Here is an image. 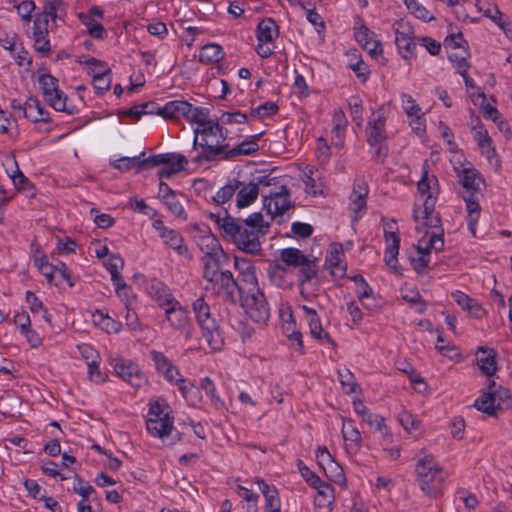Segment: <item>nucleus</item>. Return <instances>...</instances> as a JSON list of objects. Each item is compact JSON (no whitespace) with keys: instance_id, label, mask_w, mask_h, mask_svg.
Segmentation results:
<instances>
[{"instance_id":"35","label":"nucleus","mask_w":512,"mask_h":512,"mask_svg":"<svg viewBox=\"0 0 512 512\" xmlns=\"http://www.w3.org/2000/svg\"><path fill=\"white\" fill-rule=\"evenodd\" d=\"M298 270V283L301 286L302 290L305 288L306 284L311 283L313 280H317L318 277V267H317V259L308 257L303 264H301Z\"/></svg>"},{"instance_id":"61","label":"nucleus","mask_w":512,"mask_h":512,"mask_svg":"<svg viewBox=\"0 0 512 512\" xmlns=\"http://www.w3.org/2000/svg\"><path fill=\"white\" fill-rule=\"evenodd\" d=\"M163 203L166 205L168 210L177 218L186 219V215L184 212V208L179 202L176 194H170L167 196H164V199H162Z\"/></svg>"},{"instance_id":"47","label":"nucleus","mask_w":512,"mask_h":512,"mask_svg":"<svg viewBox=\"0 0 512 512\" xmlns=\"http://www.w3.org/2000/svg\"><path fill=\"white\" fill-rule=\"evenodd\" d=\"M308 258L301 250L297 248H285L280 251V259L287 265L299 267Z\"/></svg>"},{"instance_id":"36","label":"nucleus","mask_w":512,"mask_h":512,"mask_svg":"<svg viewBox=\"0 0 512 512\" xmlns=\"http://www.w3.org/2000/svg\"><path fill=\"white\" fill-rule=\"evenodd\" d=\"M344 257V252L341 244H333L331 245V249L326 255V265L331 269L332 274H336L337 271H340V276L343 277L346 273V266H341L342 259Z\"/></svg>"},{"instance_id":"64","label":"nucleus","mask_w":512,"mask_h":512,"mask_svg":"<svg viewBox=\"0 0 512 512\" xmlns=\"http://www.w3.org/2000/svg\"><path fill=\"white\" fill-rule=\"evenodd\" d=\"M297 467L301 476L311 487L315 488L317 485H320L322 481L320 477L311 471L302 460L299 459L297 461Z\"/></svg>"},{"instance_id":"26","label":"nucleus","mask_w":512,"mask_h":512,"mask_svg":"<svg viewBox=\"0 0 512 512\" xmlns=\"http://www.w3.org/2000/svg\"><path fill=\"white\" fill-rule=\"evenodd\" d=\"M151 358L155 364L156 370L161 373L169 383H173L177 376H180L178 368L173 365L163 353L151 351Z\"/></svg>"},{"instance_id":"46","label":"nucleus","mask_w":512,"mask_h":512,"mask_svg":"<svg viewBox=\"0 0 512 512\" xmlns=\"http://www.w3.org/2000/svg\"><path fill=\"white\" fill-rule=\"evenodd\" d=\"M470 57V53L466 48L457 51H449L448 59L453 63L459 74H464L468 72L470 68V63L468 58Z\"/></svg>"},{"instance_id":"49","label":"nucleus","mask_w":512,"mask_h":512,"mask_svg":"<svg viewBox=\"0 0 512 512\" xmlns=\"http://www.w3.org/2000/svg\"><path fill=\"white\" fill-rule=\"evenodd\" d=\"M240 186L241 182L237 179H233L217 191V193L212 198L213 202L217 205L228 202L233 197L235 192L240 188Z\"/></svg>"},{"instance_id":"34","label":"nucleus","mask_w":512,"mask_h":512,"mask_svg":"<svg viewBox=\"0 0 512 512\" xmlns=\"http://www.w3.org/2000/svg\"><path fill=\"white\" fill-rule=\"evenodd\" d=\"M144 156L145 152H142L139 156L119 158L113 163V167L123 172L130 171L133 168H136L138 171L150 168L149 157L142 158Z\"/></svg>"},{"instance_id":"9","label":"nucleus","mask_w":512,"mask_h":512,"mask_svg":"<svg viewBox=\"0 0 512 512\" xmlns=\"http://www.w3.org/2000/svg\"><path fill=\"white\" fill-rule=\"evenodd\" d=\"M210 242V250L201 258L203 277L207 282L215 280V277L224 271L223 266L228 261V256L218 245L217 239L211 238Z\"/></svg>"},{"instance_id":"45","label":"nucleus","mask_w":512,"mask_h":512,"mask_svg":"<svg viewBox=\"0 0 512 512\" xmlns=\"http://www.w3.org/2000/svg\"><path fill=\"white\" fill-rule=\"evenodd\" d=\"M343 438L347 443V449L358 451L361 444V433L352 425L351 421L344 422L342 427Z\"/></svg>"},{"instance_id":"32","label":"nucleus","mask_w":512,"mask_h":512,"mask_svg":"<svg viewBox=\"0 0 512 512\" xmlns=\"http://www.w3.org/2000/svg\"><path fill=\"white\" fill-rule=\"evenodd\" d=\"M24 116L33 122H48L49 112L40 104L36 98H29L23 107Z\"/></svg>"},{"instance_id":"23","label":"nucleus","mask_w":512,"mask_h":512,"mask_svg":"<svg viewBox=\"0 0 512 512\" xmlns=\"http://www.w3.org/2000/svg\"><path fill=\"white\" fill-rule=\"evenodd\" d=\"M496 383L493 380L489 381L488 391L483 392L482 395L476 399L474 406L483 413L489 416H495L496 410L500 408V403H497V393H494Z\"/></svg>"},{"instance_id":"57","label":"nucleus","mask_w":512,"mask_h":512,"mask_svg":"<svg viewBox=\"0 0 512 512\" xmlns=\"http://www.w3.org/2000/svg\"><path fill=\"white\" fill-rule=\"evenodd\" d=\"M313 174V169L309 168L307 171L303 172L302 180L305 184V192L316 196L322 193V184L313 177Z\"/></svg>"},{"instance_id":"27","label":"nucleus","mask_w":512,"mask_h":512,"mask_svg":"<svg viewBox=\"0 0 512 512\" xmlns=\"http://www.w3.org/2000/svg\"><path fill=\"white\" fill-rule=\"evenodd\" d=\"M261 133L247 137L243 142L231 148L229 146L228 154H226V161L234 160L239 156L252 155L259 150L258 140Z\"/></svg>"},{"instance_id":"19","label":"nucleus","mask_w":512,"mask_h":512,"mask_svg":"<svg viewBox=\"0 0 512 512\" xmlns=\"http://www.w3.org/2000/svg\"><path fill=\"white\" fill-rule=\"evenodd\" d=\"M32 38L35 51L42 57L49 56L51 53L49 26H46L40 20H34Z\"/></svg>"},{"instance_id":"39","label":"nucleus","mask_w":512,"mask_h":512,"mask_svg":"<svg viewBox=\"0 0 512 512\" xmlns=\"http://www.w3.org/2000/svg\"><path fill=\"white\" fill-rule=\"evenodd\" d=\"M463 187L466 189V194L470 193L479 194L480 185L483 183V179L480 173L476 169H463V175L461 179Z\"/></svg>"},{"instance_id":"29","label":"nucleus","mask_w":512,"mask_h":512,"mask_svg":"<svg viewBox=\"0 0 512 512\" xmlns=\"http://www.w3.org/2000/svg\"><path fill=\"white\" fill-rule=\"evenodd\" d=\"M474 140L477 142L481 149V152L487 160L492 163V160L496 158L497 153L495 148L492 146V139L489 137L487 130L481 123H478L473 128Z\"/></svg>"},{"instance_id":"60","label":"nucleus","mask_w":512,"mask_h":512,"mask_svg":"<svg viewBox=\"0 0 512 512\" xmlns=\"http://www.w3.org/2000/svg\"><path fill=\"white\" fill-rule=\"evenodd\" d=\"M387 140H367V143L370 147V152L372 153L373 158L377 162H383L384 159L388 155V146L386 144Z\"/></svg>"},{"instance_id":"62","label":"nucleus","mask_w":512,"mask_h":512,"mask_svg":"<svg viewBox=\"0 0 512 512\" xmlns=\"http://www.w3.org/2000/svg\"><path fill=\"white\" fill-rule=\"evenodd\" d=\"M407 8L416 18L420 20L429 22L434 19V16L431 14V12L422 6L417 0H410V2H408Z\"/></svg>"},{"instance_id":"40","label":"nucleus","mask_w":512,"mask_h":512,"mask_svg":"<svg viewBox=\"0 0 512 512\" xmlns=\"http://www.w3.org/2000/svg\"><path fill=\"white\" fill-rule=\"evenodd\" d=\"M223 48L215 43L204 45L199 53V61L204 64L218 63L224 58Z\"/></svg>"},{"instance_id":"42","label":"nucleus","mask_w":512,"mask_h":512,"mask_svg":"<svg viewBox=\"0 0 512 512\" xmlns=\"http://www.w3.org/2000/svg\"><path fill=\"white\" fill-rule=\"evenodd\" d=\"M172 384L178 386L180 393L190 405L196 406L199 398V390L191 381L182 378L180 375L176 377Z\"/></svg>"},{"instance_id":"4","label":"nucleus","mask_w":512,"mask_h":512,"mask_svg":"<svg viewBox=\"0 0 512 512\" xmlns=\"http://www.w3.org/2000/svg\"><path fill=\"white\" fill-rule=\"evenodd\" d=\"M415 473L416 481L426 496L437 498L441 495L446 475L432 455L426 454L418 458Z\"/></svg>"},{"instance_id":"52","label":"nucleus","mask_w":512,"mask_h":512,"mask_svg":"<svg viewBox=\"0 0 512 512\" xmlns=\"http://www.w3.org/2000/svg\"><path fill=\"white\" fill-rule=\"evenodd\" d=\"M400 246H397V242L389 244L385 249L384 261L385 264L397 275H402L401 267L398 265V254Z\"/></svg>"},{"instance_id":"51","label":"nucleus","mask_w":512,"mask_h":512,"mask_svg":"<svg viewBox=\"0 0 512 512\" xmlns=\"http://www.w3.org/2000/svg\"><path fill=\"white\" fill-rule=\"evenodd\" d=\"M111 85V71L110 69H103L97 71L93 75V87L96 94L101 95L105 91L109 90Z\"/></svg>"},{"instance_id":"12","label":"nucleus","mask_w":512,"mask_h":512,"mask_svg":"<svg viewBox=\"0 0 512 512\" xmlns=\"http://www.w3.org/2000/svg\"><path fill=\"white\" fill-rule=\"evenodd\" d=\"M116 375L133 387L139 388L147 383V377L139 366L129 359L116 357L111 360Z\"/></svg>"},{"instance_id":"16","label":"nucleus","mask_w":512,"mask_h":512,"mask_svg":"<svg viewBox=\"0 0 512 512\" xmlns=\"http://www.w3.org/2000/svg\"><path fill=\"white\" fill-rule=\"evenodd\" d=\"M272 216H281L292 207L290 193L286 186L279 187V191L270 194L268 202L264 203Z\"/></svg>"},{"instance_id":"2","label":"nucleus","mask_w":512,"mask_h":512,"mask_svg":"<svg viewBox=\"0 0 512 512\" xmlns=\"http://www.w3.org/2000/svg\"><path fill=\"white\" fill-rule=\"evenodd\" d=\"M207 124L206 127L194 129L193 148H200L201 152L191 161L197 165L226 161L229 150L228 131L217 120Z\"/></svg>"},{"instance_id":"59","label":"nucleus","mask_w":512,"mask_h":512,"mask_svg":"<svg viewBox=\"0 0 512 512\" xmlns=\"http://www.w3.org/2000/svg\"><path fill=\"white\" fill-rule=\"evenodd\" d=\"M26 302L28 303L32 313H38L42 311L45 321L51 324V316L48 314L47 309L43 305V302L33 292H26Z\"/></svg>"},{"instance_id":"63","label":"nucleus","mask_w":512,"mask_h":512,"mask_svg":"<svg viewBox=\"0 0 512 512\" xmlns=\"http://www.w3.org/2000/svg\"><path fill=\"white\" fill-rule=\"evenodd\" d=\"M101 361H89L88 366V376L91 381L96 384H102L106 382L108 376L105 372L100 369Z\"/></svg>"},{"instance_id":"53","label":"nucleus","mask_w":512,"mask_h":512,"mask_svg":"<svg viewBox=\"0 0 512 512\" xmlns=\"http://www.w3.org/2000/svg\"><path fill=\"white\" fill-rule=\"evenodd\" d=\"M113 284L115 286V292L120 298L121 302L124 304L125 308L132 307L136 296L133 293L131 287L128 286L123 279L119 282H114Z\"/></svg>"},{"instance_id":"1","label":"nucleus","mask_w":512,"mask_h":512,"mask_svg":"<svg viewBox=\"0 0 512 512\" xmlns=\"http://www.w3.org/2000/svg\"><path fill=\"white\" fill-rule=\"evenodd\" d=\"M436 184L437 179L434 176L429 177L427 172L419 180L417 189L421 198H423V202L420 206L415 203L413 218L417 224L434 229L430 237L431 246L436 250H443L444 230L441 225L440 215L435 211L437 196L435 195L434 186Z\"/></svg>"},{"instance_id":"22","label":"nucleus","mask_w":512,"mask_h":512,"mask_svg":"<svg viewBox=\"0 0 512 512\" xmlns=\"http://www.w3.org/2000/svg\"><path fill=\"white\" fill-rule=\"evenodd\" d=\"M66 9L63 0H45L42 7V12L35 16L34 20H40L46 26L49 22L54 24L58 18L65 14Z\"/></svg>"},{"instance_id":"54","label":"nucleus","mask_w":512,"mask_h":512,"mask_svg":"<svg viewBox=\"0 0 512 512\" xmlns=\"http://www.w3.org/2000/svg\"><path fill=\"white\" fill-rule=\"evenodd\" d=\"M308 325L310 328V334L313 338L318 339L320 341H325L333 346H336L334 340L323 329L319 316L312 317V319L308 321Z\"/></svg>"},{"instance_id":"21","label":"nucleus","mask_w":512,"mask_h":512,"mask_svg":"<svg viewBox=\"0 0 512 512\" xmlns=\"http://www.w3.org/2000/svg\"><path fill=\"white\" fill-rule=\"evenodd\" d=\"M148 294L158 304L159 307L165 308L175 300H177L171 289L162 281L153 278L147 286Z\"/></svg>"},{"instance_id":"3","label":"nucleus","mask_w":512,"mask_h":512,"mask_svg":"<svg viewBox=\"0 0 512 512\" xmlns=\"http://www.w3.org/2000/svg\"><path fill=\"white\" fill-rule=\"evenodd\" d=\"M208 217L215 223L221 237L233 243L246 254L257 255L262 247L260 240L252 230H247L242 219L232 217L227 210L210 212Z\"/></svg>"},{"instance_id":"10","label":"nucleus","mask_w":512,"mask_h":512,"mask_svg":"<svg viewBox=\"0 0 512 512\" xmlns=\"http://www.w3.org/2000/svg\"><path fill=\"white\" fill-rule=\"evenodd\" d=\"M208 283L212 285V288L219 296L231 303H236L245 293V287L234 278L232 272L229 270L223 271L215 277V280L209 281Z\"/></svg>"},{"instance_id":"17","label":"nucleus","mask_w":512,"mask_h":512,"mask_svg":"<svg viewBox=\"0 0 512 512\" xmlns=\"http://www.w3.org/2000/svg\"><path fill=\"white\" fill-rule=\"evenodd\" d=\"M79 17L91 37L95 39H103L106 36V31L103 25L96 19L103 18V11L100 7L93 6L86 14L81 13Z\"/></svg>"},{"instance_id":"30","label":"nucleus","mask_w":512,"mask_h":512,"mask_svg":"<svg viewBox=\"0 0 512 512\" xmlns=\"http://www.w3.org/2000/svg\"><path fill=\"white\" fill-rule=\"evenodd\" d=\"M477 354H480V356L477 357V364L480 371L486 376H493L497 371L496 351L481 346L478 347Z\"/></svg>"},{"instance_id":"56","label":"nucleus","mask_w":512,"mask_h":512,"mask_svg":"<svg viewBox=\"0 0 512 512\" xmlns=\"http://www.w3.org/2000/svg\"><path fill=\"white\" fill-rule=\"evenodd\" d=\"M10 178L17 191L28 192L31 196L34 195L33 183L19 170L18 166H16V171Z\"/></svg>"},{"instance_id":"37","label":"nucleus","mask_w":512,"mask_h":512,"mask_svg":"<svg viewBox=\"0 0 512 512\" xmlns=\"http://www.w3.org/2000/svg\"><path fill=\"white\" fill-rule=\"evenodd\" d=\"M278 25L272 18H266L259 22L257 27L258 42L272 43L278 37Z\"/></svg>"},{"instance_id":"11","label":"nucleus","mask_w":512,"mask_h":512,"mask_svg":"<svg viewBox=\"0 0 512 512\" xmlns=\"http://www.w3.org/2000/svg\"><path fill=\"white\" fill-rule=\"evenodd\" d=\"M395 43L399 54L409 60L415 57L417 43L414 40V31L409 22L401 19L393 24Z\"/></svg>"},{"instance_id":"38","label":"nucleus","mask_w":512,"mask_h":512,"mask_svg":"<svg viewBox=\"0 0 512 512\" xmlns=\"http://www.w3.org/2000/svg\"><path fill=\"white\" fill-rule=\"evenodd\" d=\"M10 56L15 60L19 67H25L27 70L32 67L33 59L29 51L24 47L23 42L19 39L17 42L7 49Z\"/></svg>"},{"instance_id":"41","label":"nucleus","mask_w":512,"mask_h":512,"mask_svg":"<svg viewBox=\"0 0 512 512\" xmlns=\"http://www.w3.org/2000/svg\"><path fill=\"white\" fill-rule=\"evenodd\" d=\"M236 201L238 208H244L253 203L259 194V187L256 183H249L247 185H243L238 189Z\"/></svg>"},{"instance_id":"5","label":"nucleus","mask_w":512,"mask_h":512,"mask_svg":"<svg viewBox=\"0 0 512 512\" xmlns=\"http://www.w3.org/2000/svg\"><path fill=\"white\" fill-rule=\"evenodd\" d=\"M192 310L196 322L201 328L202 337L208 346L214 351L221 350L224 345V337L215 315L211 312L203 295L192 302Z\"/></svg>"},{"instance_id":"24","label":"nucleus","mask_w":512,"mask_h":512,"mask_svg":"<svg viewBox=\"0 0 512 512\" xmlns=\"http://www.w3.org/2000/svg\"><path fill=\"white\" fill-rule=\"evenodd\" d=\"M354 411L358 416H360L366 424H368L371 428H374L375 431L384 434L387 430L385 425V419L379 415L373 414L370 410L365 406V404L361 400H356L353 402Z\"/></svg>"},{"instance_id":"25","label":"nucleus","mask_w":512,"mask_h":512,"mask_svg":"<svg viewBox=\"0 0 512 512\" xmlns=\"http://www.w3.org/2000/svg\"><path fill=\"white\" fill-rule=\"evenodd\" d=\"M190 103L184 100H173L167 102L161 108H157V115L165 119L179 120L185 118L190 111Z\"/></svg>"},{"instance_id":"14","label":"nucleus","mask_w":512,"mask_h":512,"mask_svg":"<svg viewBox=\"0 0 512 512\" xmlns=\"http://www.w3.org/2000/svg\"><path fill=\"white\" fill-rule=\"evenodd\" d=\"M389 108L385 105L373 111L366 125V141L387 140L386 122Z\"/></svg>"},{"instance_id":"8","label":"nucleus","mask_w":512,"mask_h":512,"mask_svg":"<svg viewBox=\"0 0 512 512\" xmlns=\"http://www.w3.org/2000/svg\"><path fill=\"white\" fill-rule=\"evenodd\" d=\"M247 316L256 323H265L270 317V307L263 292L248 289L246 295L240 297Z\"/></svg>"},{"instance_id":"15","label":"nucleus","mask_w":512,"mask_h":512,"mask_svg":"<svg viewBox=\"0 0 512 512\" xmlns=\"http://www.w3.org/2000/svg\"><path fill=\"white\" fill-rule=\"evenodd\" d=\"M368 194L369 186L366 180L363 178L355 179L349 196V209L352 213L358 215L366 212Z\"/></svg>"},{"instance_id":"50","label":"nucleus","mask_w":512,"mask_h":512,"mask_svg":"<svg viewBox=\"0 0 512 512\" xmlns=\"http://www.w3.org/2000/svg\"><path fill=\"white\" fill-rule=\"evenodd\" d=\"M398 421L406 432L414 434L420 432L421 421L410 412L403 410L398 414Z\"/></svg>"},{"instance_id":"28","label":"nucleus","mask_w":512,"mask_h":512,"mask_svg":"<svg viewBox=\"0 0 512 512\" xmlns=\"http://www.w3.org/2000/svg\"><path fill=\"white\" fill-rule=\"evenodd\" d=\"M150 168L159 165L169 166L171 169L180 167V172L185 169L188 164L187 158L179 153L157 154L149 157Z\"/></svg>"},{"instance_id":"55","label":"nucleus","mask_w":512,"mask_h":512,"mask_svg":"<svg viewBox=\"0 0 512 512\" xmlns=\"http://www.w3.org/2000/svg\"><path fill=\"white\" fill-rule=\"evenodd\" d=\"M242 222L246 225V229L252 230L259 239L260 233L264 234V228L268 227V223L264 225L263 215L260 212L249 215L246 219H242Z\"/></svg>"},{"instance_id":"44","label":"nucleus","mask_w":512,"mask_h":512,"mask_svg":"<svg viewBox=\"0 0 512 512\" xmlns=\"http://www.w3.org/2000/svg\"><path fill=\"white\" fill-rule=\"evenodd\" d=\"M190 111L186 114L185 119L191 124H198L197 128L208 126L207 123H213L216 120L209 119V109L205 107H196L190 103Z\"/></svg>"},{"instance_id":"58","label":"nucleus","mask_w":512,"mask_h":512,"mask_svg":"<svg viewBox=\"0 0 512 512\" xmlns=\"http://www.w3.org/2000/svg\"><path fill=\"white\" fill-rule=\"evenodd\" d=\"M124 266V260L119 255H110L108 258V261L106 263V268L111 274V280L112 282H119L122 280V276L119 272L120 269H122Z\"/></svg>"},{"instance_id":"43","label":"nucleus","mask_w":512,"mask_h":512,"mask_svg":"<svg viewBox=\"0 0 512 512\" xmlns=\"http://www.w3.org/2000/svg\"><path fill=\"white\" fill-rule=\"evenodd\" d=\"M200 388L209 397L211 406L214 409L222 410L225 408L224 400L220 397L214 382L209 377L201 379Z\"/></svg>"},{"instance_id":"18","label":"nucleus","mask_w":512,"mask_h":512,"mask_svg":"<svg viewBox=\"0 0 512 512\" xmlns=\"http://www.w3.org/2000/svg\"><path fill=\"white\" fill-rule=\"evenodd\" d=\"M163 309L165 319L173 329L182 330L189 325L188 311L178 300H175Z\"/></svg>"},{"instance_id":"6","label":"nucleus","mask_w":512,"mask_h":512,"mask_svg":"<svg viewBox=\"0 0 512 512\" xmlns=\"http://www.w3.org/2000/svg\"><path fill=\"white\" fill-rule=\"evenodd\" d=\"M44 99L56 111L73 115L77 112L75 106L67 104V96L58 87V79L49 73H42L38 78Z\"/></svg>"},{"instance_id":"48","label":"nucleus","mask_w":512,"mask_h":512,"mask_svg":"<svg viewBox=\"0 0 512 512\" xmlns=\"http://www.w3.org/2000/svg\"><path fill=\"white\" fill-rule=\"evenodd\" d=\"M337 374L341 387L346 394L349 395L360 391V387L356 382L355 376L349 369H339Z\"/></svg>"},{"instance_id":"33","label":"nucleus","mask_w":512,"mask_h":512,"mask_svg":"<svg viewBox=\"0 0 512 512\" xmlns=\"http://www.w3.org/2000/svg\"><path fill=\"white\" fill-rule=\"evenodd\" d=\"M452 297L462 309L468 311L473 317L482 318L484 316L485 310L476 299L461 291H456Z\"/></svg>"},{"instance_id":"7","label":"nucleus","mask_w":512,"mask_h":512,"mask_svg":"<svg viewBox=\"0 0 512 512\" xmlns=\"http://www.w3.org/2000/svg\"><path fill=\"white\" fill-rule=\"evenodd\" d=\"M146 428L154 437L164 438L169 436L174 428L173 417L170 416V407L159 401L150 404Z\"/></svg>"},{"instance_id":"31","label":"nucleus","mask_w":512,"mask_h":512,"mask_svg":"<svg viewBox=\"0 0 512 512\" xmlns=\"http://www.w3.org/2000/svg\"><path fill=\"white\" fill-rule=\"evenodd\" d=\"M267 272L269 280L273 285L281 289L292 287V275L286 267L279 264L270 265Z\"/></svg>"},{"instance_id":"13","label":"nucleus","mask_w":512,"mask_h":512,"mask_svg":"<svg viewBox=\"0 0 512 512\" xmlns=\"http://www.w3.org/2000/svg\"><path fill=\"white\" fill-rule=\"evenodd\" d=\"M152 227L158 232L159 237L166 246L173 249L177 255L182 256L187 260H192V255L189 252L187 245L184 243V238L179 231L165 226L161 219L154 220L152 222Z\"/></svg>"},{"instance_id":"20","label":"nucleus","mask_w":512,"mask_h":512,"mask_svg":"<svg viewBox=\"0 0 512 512\" xmlns=\"http://www.w3.org/2000/svg\"><path fill=\"white\" fill-rule=\"evenodd\" d=\"M234 268L239 272L241 282L248 286L247 290L258 288L255 266L250 259L234 256Z\"/></svg>"}]
</instances>
